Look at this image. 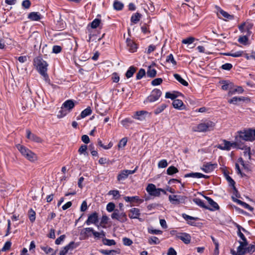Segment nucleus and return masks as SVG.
<instances>
[{
	"mask_svg": "<svg viewBox=\"0 0 255 255\" xmlns=\"http://www.w3.org/2000/svg\"><path fill=\"white\" fill-rule=\"evenodd\" d=\"M240 246L237 248V251L236 252L231 250V254L233 255H244L246 253V247L248 245V243L245 242H239Z\"/></svg>",
	"mask_w": 255,
	"mask_h": 255,
	"instance_id": "obj_6",
	"label": "nucleus"
},
{
	"mask_svg": "<svg viewBox=\"0 0 255 255\" xmlns=\"http://www.w3.org/2000/svg\"><path fill=\"white\" fill-rule=\"evenodd\" d=\"M173 76L176 80L183 85L185 86H187L188 85V82L184 80L179 74H174Z\"/></svg>",
	"mask_w": 255,
	"mask_h": 255,
	"instance_id": "obj_33",
	"label": "nucleus"
},
{
	"mask_svg": "<svg viewBox=\"0 0 255 255\" xmlns=\"http://www.w3.org/2000/svg\"><path fill=\"white\" fill-rule=\"evenodd\" d=\"M102 242L104 245L108 246L115 245L116 244V243L114 240H110V239H106L105 238H104L102 239Z\"/></svg>",
	"mask_w": 255,
	"mask_h": 255,
	"instance_id": "obj_42",
	"label": "nucleus"
},
{
	"mask_svg": "<svg viewBox=\"0 0 255 255\" xmlns=\"http://www.w3.org/2000/svg\"><path fill=\"white\" fill-rule=\"evenodd\" d=\"M24 157L31 161H34L36 159V155L31 150L28 151Z\"/></svg>",
	"mask_w": 255,
	"mask_h": 255,
	"instance_id": "obj_38",
	"label": "nucleus"
},
{
	"mask_svg": "<svg viewBox=\"0 0 255 255\" xmlns=\"http://www.w3.org/2000/svg\"><path fill=\"white\" fill-rule=\"evenodd\" d=\"M34 62L36 63L38 72L44 77L45 81H47L49 78L47 73L48 67L47 62L41 58H37Z\"/></svg>",
	"mask_w": 255,
	"mask_h": 255,
	"instance_id": "obj_2",
	"label": "nucleus"
},
{
	"mask_svg": "<svg viewBox=\"0 0 255 255\" xmlns=\"http://www.w3.org/2000/svg\"><path fill=\"white\" fill-rule=\"evenodd\" d=\"M35 212L31 208L28 211V218L31 222L32 223L35 220Z\"/></svg>",
	"mask_w": 255,
	"mask_h": 255,
	"instance_id": "obj_49",
	"label": "nucleus"
},
{
	"mask_svg": "<svg viewBox=\"0 0 255 255\" xmlns=\"http://www.w3.org/2000/svg\"><path fill=\"white\" fill-rule=\"evenodd\" d=\"M168 163L166 159H162L159 161L158 163V168H165L167 167Z\"/></svg>",
	"mask_w": 255,
	"mask_h": 255,
	"instance_id": "obj_62",
	"label": "nucleus"
},
{
	"mask_svg": "<svg viewBox=\"0 0 255 255\" xmlns=\"http://www.w3.org/2000/svg\"><path fill=\"white\" fill-rule=\"evenodd\" d=\"M92 234L95 238L97 239L102 238L103 239L106 236V233L103 231H102L101 232H98L93 230Z\"/></svg>",
	"mask_w": 255,
	"mask_h": 255,
	"instance_id": "obj_43",
	"label": "nucleus"
},
{
	"mask_svg": "<svg viewBox=\"0 0 255 255\" xmlns=\"http://www.w3.org/2000/svg\"><path fill=\"white\" fill-rule=\"evenodd\" d=\"M225 176L226 179L229 184V185L232 187L235 191L237 193V189L235 187V182L234 180L228 174H225Z\"/></svg>",
	"mask_w": 255,
	"mask_h": 255,
	"instance_id": "obj_32",
	"label": "nucleus"
},
{
	"mask_svg": "<svg viewBox=\"0 0 255 255\" xmlns=\"http://www.w3.org/2000/svg\"><path fill=\"white\" fill-rule=\"evenodd\" d=\"M93 230L92 228H86L81 232V234L84 235L86 237H88L91 236L90 233H93Z\"/></svg>",
	"mask_w": 255,
	"mask_h": 255,
	"instance_id": "obj_41",
	"label": "nucleus"
},
{
	"mask_svg": "<svg viewBox=\"0 0 255 255\" xmlns=\"http://www.w3.org/2000/svg\"><path fill=\"white\" fill-rule=\"evenodd\" d=\"M173 106L174 108L177 109H183L182 107L184 106L183 102L179 99L174 100L172 103Z\"/></svg>",
	"mask_w": 255,
	"mask_h": 255,
	"instance_id": "obj_29",
	"label": "nucleus"
},
{
	"mask_svg": "<svg viewBox=\"0 0 255 255\" xmlns=\"http://www.w3.org/2000/svg\"><path fill=\"white\" fill-rule=\"evenodd\" d=\"M128 50L130 52L133 53L136 51L137 47L136 44L130 39L128 38L126 40Z\"/></svg>",
	"mask_w": 255,
	"mask_h": 255,
	"instance_id": "obj_16",
	"label": "nucleus"
},
{
	"mask_svg": "<svg viewBox=\"0 0 255 255\" xmlns=\"http://www.w3.org/2000/svg\"><path fill=\"white\" fill-rule=\"evenodd\" d=\"M205 198L207 200L208 204L211 206V207H208L207 209H208L210 211H215L219 209V206L218 204L212 199L207 196H205Z\"/></svg>",
	"mask_w": 255,
	"mask_h": 255,
	"instance_id": "obj_11",
	"label": "nucleus"
},
{
	"mask_svg": "<svg viewBox=\"0 0 255 255\" xmlns=\"http://www.w3.org/2000/svg\"><path fill=\"white\" fill-rule=\"evenodd\" d=\"M240 141H241V140H236L235 139V142H231V148H237V149H242L243 150L244 149V147L242 146V145L240 144Z\"/></svg>",
	"mask_w": 255,
	"mask_h": 255,
	"instance_id": "obj_44",
	"label": "nucleus"
},
{
	"mask_svg": "<svg viewBox=\"0 0 255 255\" xmlns=\"http://www.w3.org/2000/svg\"><path fill=\"white\" fill-rule=\"evenodd\" d=\"M120 210L116 209L114 211V212L111 215V218H112V219H116L118 220V218L120 216Z\"/></svg>",
	"mask_w": 255,
	"mask_h": 255,
	"instance_id": "obj_63",
	"label": "nucleus"
},
{
	"mask_svg": "<svg viewBox=\"0 0 255 255\" xmlns=\"http://www.w3.org/2000/svg\"><path fill=\"white\" fill-rule=\"evenodd\" d=\"M175 237L176 239L181 240L185 244H189L191 242V236L186 233H177Z\"/></svg>",
	"mask_w": 255,
	"mask_h": 255,
	"instance_id": "obj_7",
	"label": "nucleus"
},
{
	"mask_svg": "<svg viewBox=\"0 0 255 255\" xmlns=\"http://www.w3.org/2000/svg\"><path fill=\"white\" fill-rule=\"evenodd\" d=\"M156 75V70L149 66L147 71V76L150 78L154 77Z\"/></svg>",
	"mask_w": 255,
	"mask_h": 255,
	"instance_id": "obj_37",
	"label": "nucleus"
},
{
	"mask_svg": "<svg viewBox=\"0 0 255 255\" xmlns=\"http://www.w3.org/2000/svg\"><path fill=\"white\" fill-rule=\"evenodd\" d=\"M246 253H253L255 252V245H250L248 248H246Z\"/></svg>",
	"mask_w": 255,
	"mask_h": 255,
	"instance_id": "obj_64",
	"label": "nucleus"
},
{
	"mask_svg": "<svg viewBox=\"0 0 255 255\" xmlns=\"http://www.w3.org/2000/svg\"><path fill=\"white\" fill-rule=\"evenodd\" d=\"M128 139L127 137L123 138L119 142L118 144V147L119 148L124 147L127 143Z\"/></svg>",
	"mask_w": 255,
	"mask_h": 255,
	"instance_id": "obj_60",
	"label": "nucleus"
},
{
	"mask_svg": "<svg viewBox=\"0 0 255 255\" xmlns=\"http://www.w3.org/2000/svg\"><path fill=\"white\" fill-rule=\"evenodd\" d=\"M253 25L249 23L244 22L241 25H239L238 28L241 32L243 33H246V35H251V31H250L252 29Z\"/></svg>",
	"mask_w": 255,
	"mask_h": 255,
	"instance_id": "obj_8",
	"label": "nucleus"
},
{
	"mask_svg": "<svg viewBox=\"0 0 255 255\" xmlns=\"http://www.w3.org/2000/svg\"><path fill=\"white\" fill-rule=\"evenodd\" d=\"M147 114L148 112L145 111H137L133 116V118L139 121H142L145 119V115Z\"/></svg>",
	"mask_w": 255,
	"mask_h": 255,
	"instance_id": "obj_22",
	"label": "nucleus"
},
{
	"mask_svg": "<svg viewBox=\"0 0 255 255\" xmlns=\"http://www.w3.org/2000/svg\"><path fill=\"white\" fill-rule=\"evenodd\" d=\"M26 137L28 139L33 141L38 142V143H40V142H42V139L38 136L32 133L31 132L30 129H27L26 130Z\"/></svg>",
	"mask_w": 255,
	"mask_h": 255,
	"instance_id": "obj_12",
	"label": "nucleus"
},
{
	"mask_svg": "<svg viewBox=\"0 0 255 255\" xmlns=\"http://www.w3.org/2000/svg\"><path fill=\"white\" fill-rule=\"evenodd\" d=\"M166 61L168 63H171L174 66L177 64V62L174 59L172 54H170L166 57Z\"/></svg>",
	"mask_w": 255,
	"mask_h": 255,
	"instance_id": "obj_51",
	"label": "nucleus"
},
{
	"mask_svg": "<svg viewBox=\"0 0 255 255\" xmlns=\"http://www.w3.org/2000/svg\"><path fill=\"white\" fill-rule=\"evenodd\" d=\"M235 139L250 142L255 141V128H247L238 131Z\"/></svg>",
	"mask_w": 255,
	"mask_h": 255,
	"instance_id": "obj_1",
	"label": "nucleus"
},
{
	"mask_svg": "<svg viewBox=\"0 0 255 255\" xmlns=\"http://www.w3.org/2000/svg\"><path fill=\"white\" fill-rule=\"evenodd\" d=\"M168 107V105L166 103H163L160 105L158 106L154 110V114L156 115L162 113L165 109Z\"/></svg>",
	"mask_w": 255,
	"mask_h": 255,
	"instance_id": "obj_25",
	"label": "nucleus"
},
{
	"mask_svg": "<svg viewBox=\"0 0 255 255\" xmlns=\"http://www.w3.org/2000/svg\"><path fill=\"white\" fill-rule=\"evenodd\" d=\"M215 8H216V10H217V12H219L225 18H226L228 19H229V20H232L234 18V16L233 15H231V14H229L227 12L223 10L219 6L216 5Z\"/></svg>",
	"mask_w": 255,
	"mask_h": 255,
	"instance_id": "obj_18",
	"label": "nucleus"
},
{
	"mask_svg": "<svg viewBox=\"0 0 255 255\" xmlns=\"http://www.w3.org/2000/svg\"><path fill=\"white\" fill-rule=\"evenodd\" d=\"M169 201L172 204H179L180 203H184L187 197L177 195H172L169 196Z\"/></svg>",
	"mask_w": 255,
	"mask_h": 255,
	"instance_id": "obj_5",
	"label": "nucleus"
},
{
	"mask_svg": "<svg viewBox=\"0 0 255 255\" xmlns=\"http://www.w3.org/2000/svg\"><path fill=\"white\" fill-rule=\"evenodd\" d=\"M136 71V68L133 66H130L128 70H127L126 73V76L127 78H129L131 77L133 74Z\"/></svg>",
	"mask_w": 255,
	"mask_h": 255,
	"instance_id": "obj_36",
	"label": "nucleus"
},
{
	"mask_svg": "<svg viewBox=\"0 0 255 255\" xmlns=\"http://www.w3.org/2000/svg\"><path fill=\"white\" fill-rule=\"evenodd\" d=\"M250 35H245L240 36L238 39V42L244 45H247L249 40V37Z\"/></svg>",
	"mask_w": 255,
	"mask_h": 255,
	"instance_id": "obj_31",
	"label": "nucleus"
},
{
	"mask_svg": "<svg viewBox=\"0 0 255 255\" xmlns=\"http://www.w3.org/2000/svg\"><path fill=\"white\" fill-rule=\"evenodd\" d=\"M145 75V71L144 69L141 68L139 69L136 75V79L140 80L143 78Z\"/></svg>",
	"mask_w": 255,
	"mask_h": 255,
	"instance_id": "obj_53",
	"label": "nucleus"
},
{
	"mask_svg": "<svg viewBox=\"0 0 255 255\" xmlns=\"http://www.w3.org/2000/svg\"><path fill=\"white\" fill-rule=\"evenodd\" d=\"M115 204L113 202H110L107 204V207H106V209L108 212H111L114 211L115 210Z\"/></svg>",
	"mask_w": 255,
	"mask_h": 255,
	"instance_id": "obj_59",
	"label": "nucleus"
},
{
	"mask_svg": "<svg viewBox=\"0 0 255 255\" xmlns=\"http://www.w3.org/2000/svg\"><path fill=\"white\" fill-rule=\"evenodd\" d=\"M68 112L74 107L75 104L72 100H68L64 102L62 105Z\"/></svg>",
	"mask_w": 255,
	"mask_h": 255,
	"instance_id": "obj_20",
	"label": "nucleus"
},
{
	"mask_svg": "<svg viewBox=\"0 0 255 255\" xmlns=\"http://www.w3.org/2000/svg\"><path fill=\"white\" fill-rule=\"evenodd\" d=\"M132 123H133V121L129 118H126L121 122L122 125L126 128H128Z\"/></svg>",
	"mask_w": 255,
	"mask_h": 255,
	"instance_id": "obj_47",
	"label": "nucleus"
},
{
	"mask_svg": "<svg viewBox=\"0 0 255 255\" xmlns=\"http://www.w3.org/2000/svg\"><path fill=\"white\" fill-rule=\"evenodd\" d=\"M200 173L198 172H191L186 174L184 175L185 178L191 177L194 178H200Z\"/></svg>",
	"mask_w": 255,
	"mask_h": 255,
	"instance_id": "obj_50",
	"label": "nucleus"
},
{
	"mask_svg": "<svg viewBox=\"0 0 255 255\" xmlns=\"http://www.w3.org/2000/svg\"><path fill=\"white\" fill-rule=\"evenodd\" d=\"M221 83L223 84L222 89L223 90L232 89L233 88V84L229 81H222Z\"/></svg>",
	"mask_w": 255,
	"mask_h": 255,
	"instance_id": "obj_24",
	"label": "nucleus"
},
{
	"mask_svg": "<svg viewBox=\"0 0 255 255\" xmlns=\"http://www.w3.org/2000/svg\"><path fill=\"white\" fill-rule=\"evenodd\" d=\"M195 40V38L193 37H189L186 39H184L182 41V43L185 44H192Z\"/></svg>",
	"mask_w": 255,
	"mask_h": 255,
	"instance_id": "obj_57",
	"label": "nucleus"
},
{
	"mask_svg": "<svg viewBox=\"0 0 255 255\" xmlns=\"http://www.w3.org/2000/svg\"><path fill=\"white\" fill-rule=\"evenodd\" d=\"M68 113V112L64 108H63V106H62L61 110L59 112V114L58 115V117L59 118H62L66 115Z\"/></svg>",
	"mask_w": 255,
	"mask_h": 255,
	"instance_id": "obj_61",
	"label": "nucleus"
},
{
	"mask_svg": "<svg viewBox=\"0 0 255 255\" xmlns=\"http://www.w3.org/2000/svg\"><path fill=\"white\" fill-rule=\"evenodd\" d=\"M223 144H218L216 146V147L218 148H219L221 150H223L229 151L230 150H231V141H228L226 139H223Z\"/></svg>",
	"mask_w": 255,
	"mask_h": 255,
	"instance_id": "obj_14",
	"label": "nucleus"
},
{
	"mask_svg": "<svg viewBox=\"0 0 255 255\" xmlns=\"http://www.w3.org/2000/svg\"><path fill=\"white\" fill-rule=\"evenodd\" d=\"M156 186L154 184L150 183L149 184L146 188V190L147 192V193L151 195L152 193L154 192V191L156 189Z\"/></svg>",
	"mask_w": 255,
	"mask_h": 255,
	"instance_id": "obj_46",
	"label": "nucleus"
},
{
	"mask_svg": "<svg viewBox=\"0 0 255 255\" xmlns=\"http://www.w3.org/2000/svg\"><path fill=\"white\" fill-rule=\"evenodd\" d=\"M98 223V215L96 212H94L89 215L87 220L85 222V224L89 226L91 224L97 225Z\"/></svg>",
	"mask_w": 255,
	"mask_h": 255,
	"instance_id": "obj_10",
	"label": "nucleus"
},
{
	"mask_svg": "<svg viewBox=\"0 0 255 255\" xmlns=\"http://www.w3.org/2000/svg\"><path fill=\"white\" fill-rule=\"evenodd\" d=\"M127 220V215L124 211H121L119 217L118 218V220L121 222H124L126 221Z\"/></svg>",
	"mask_w": 255,
	"mask_h": 255,
	"instance_id": "obj_56",
	"label": "nucleus"
},
{
	"mask_svg": "<svg viewBox=\"0 0 255 255\" xmlns=\"http://www.w3.org/2000/svg\"><path fill=\"white\" fill-rule=\"evenodd\" d=\"M140 215V210L138 208H133L129 211L128 217L130 219H138Z\"/></svg>",
	"mask_w": 255,
	"mask_h": 255,
	"instance_id": "obj_17",
	"label": "nucleus"
},
{
	"mask_svg": "<svg viewBox=\"0 0 255 255\" xmlns=\"http://www.w3.org/2000/svg\"><path fill=\"white\" fill-rule=\"evenodd\" d=\"M193 201L200 207L207 209L208 206H206L203 201L199 198H194Z\"/></svg>",
	"mask_w": 255,
	"mask_h": 255,
	"instance_id": "obj_34",
	"label": "nucleus"
},
{
	"mask_svg": "<svg viewBox=\"0 0 255 255\" xmlns=\"http://www.w3.org/2000/svg\"><path fill=\"white\" fill-rule=\"evenodd\" d=\"M98 144L105 149H109L111 148L113 145V143L111 141L110 142L108 145H105L103 144L102 140L100 139H98Z\"/></svg>",
	"mask_w": 255,
	"mask_h": 255,
	"instance_id": "obj_45",
	"label": "nucleus"
},
{
	"mask_svg": "<svg viewBox=\"0 0 255 255\" xmlns=\"http://www.w3.org/2000/svg\"><path fill=\"white\" fill-rule=\"evenodd\" d=\"M250 99L248 97H234L228 101V102L230 104L234 105H237L238 102H250Z\"/></svg>",
	"mask_w": 255,
	"mask_h": 255,
	"instance_id": "obj_13",
	"label": "nucleus"
},
{
	"mask_svg": "<svg viewBox=\"0 0 255 255\" xmlns=\"http://www.w3.org/2000/svg\"><path fill=\"white\" fill-rule=\"evenodd\" d=\"M40 249L44 252V253L47 255H55L56 253V251H55L53 249L50 248V247L45 245V246H41Z\"/></svg>",
	"mask_w": 255,
	"mask_h": 255,
	"instance_id": "obj_21",
	"label": "nucleus"
},
{
	"mask_svg": "<svg viewBox=\"0 0 255 255\" xmlns=\"http://www.w3.org/2000/svg\"><path fill=\"white\" fill-rule=\"evenodd\" d=\"M16 146L17 149L23 156H25L26 153H28V151L30 150L24 146L19 144H17Z\"/></svg>",
	"mask_w": 255,
	"mask_h": 255,
	"instance_id": "obj_26",
	"label": "nucleus"
},
{
	"mask_svg": "<svg viewBox=\"0 0 255 255\" xmlns=\"http://www.w3.org/2000/svg\"><path fill=\"white\" fill-rule=\"evenodd\" d=\"M141 17V14L138 12L133 14L130 18V21L134 24L137 23Z\"/></svg>",
	"mask_w": 255,
	"mask_h": 255,
	"instance_id": "obj_28",
	"label": "nucleus"
},
{
	"mask_svg": "<svg viewBox=\"0 0 255 255\" xmlns=\"http://www.w3.org/2000/svg\"><path fill=\"white\" fill-rule=\"evenodd\" d=\"M148 242L150 245H157L160 243V241L156 237L152 236L148 238Z\"/></svg>",
	"mask_w": 255,
	"mask_h": 255,
	"instance_id": "obj_39",
	"label": "nucleus"
},
{
	"mask_svg": "<svg viewBox=\"0 0 255 255\" xmlns=\"http://www.w3.org/2000/svg\"><path fill=\"white\" fill-rule=\"evenodd\" d=\"M100 23H101V20L100 19L95 18L90 23V25H91V28H96L99 26Z\"/></svg>",
	"mask_w": 255,
	"mask_h": 255,
	"instance_id": "obj_52",
	"label": "nucleus"
},
{
	"mask_svg": "<svg viewBox=\"0 0 255 255\" xmlns=\"http://www.w3.org/2000/svg\"><path fill=\"white\" fill-rule=\"evenodd\" d=\"M108 195H113L116 199L119 198L120 196L119 191L117 190H110L108 193Z\"/></svg>",
	"mask_w": 255,
	"mask_h": 255,
	"instance_id": "obj_55",
	"label": "nucleus"
},
{
	"mask_svg": "<svg viewBox=\"0 0 255 255\" xmlns=\"http://www.w3.org/2000/svg\"><path fill=\"white\" fill-rule=\"evenodd\" d=\"M162 92L158 89H153L150 94L144 101V103H152L156 101L161 96Z\"/></svg>",
	"mask_w": 255,
	"mask_h": 255,
	"instance_id": "obj_4",
	"label": "nucleus"
},
{
	"mask_svg": "<svg viewBox=\"0 0 255 255\" xmlns=\"http://www.w3.org/2000/svg\"><path fill=\"white\" fill-rule=\"evenodd\" d=\"M27 18L32 21H38L42 18V16L38 12H31L28 14Z\"/></svg>",
	"mask_w": 255,
	"mask_h": 255,
	"instance_id": "obj_15",
	"label": "nucleus"
},
{
	"mask_svg": "<svg viewBox=\"0 0 255 255\" xmlns=\"http://www.w3.org/2000/svg\"><path fill=\"white\" fill-rule=\"evenodd\" d=\"M214 126L215 124L213 122L207 121L198 125L193 130L197 132H205L212 129Z\"/></svg>",
	"mask_w": 255,
	"mask_h": 255,
	"instance_id": "obj_3",
	"label": "nucleus"
},
{
	"mask_svg": "<svg viewBox=\"0 0 255 255\" xmlns=\"http://www.w3.org/2000/svg\"><path fill=\"white\" fill-rule=\"evenodd\" d=\"M182 217L183 218L187 221V223L191 226H194L195 225V223L192 221H196L198 219L197 217H193L188 215L185 213L182 214Z\"/></svg>",
	"mask_w": 255,
	"mask_h": 255,
	"instance_id": "obj_19",
	"label": "nucleus"
},
{
	"mask_svg": "<svg viewBox=\"0 0 255 255\" xmlns=\"http://www.w3.org/2000/svg\"><path fill=\"white\" fill-rule=\"evenodd\" d=\"M236 227L238 229L237 234L238 236L243 241L241 242H245V243H248L247 239L245 237L244 235L241 232V226L239 224H236Z\"/></svg>",
	"mask_w": 255,
	"mask_h": 255,
	"instance_id": "obj_27",
	"label": "nucleus"
},
{
	"mask_svg": "<svg viewBox=\"0 0 255 255\" xmlns=\"http://www.w3.org/2000/svg\"><path fill=\"white\" fill-rule=\"evenodd\" d=\"M180 95H182V94L178 92L174 91L173 93L166 92L165 94V98L170 99L174 101V100H176L175 99Z\"/></svg>",
	"mask_w": 255,
	"mask_h": 255,
	"instance_id": "obj_23",
	"label": "nucleus"
},
{
	"mask_svg": "<svg viewBox=\"0 0 255 255\" xmlns=\"http://www.w3.org/2000/svg\"><path fill=\"white\" fill-rule=\"evenodd\" d=\"M126 170H124L121 171L117 176V179L119 181L124 180L127 179L128 176V173L126 172Z\"/></svg>",
	"mask_w": 255,
	"mask_h": 255,
	"instance_id": "obj_30",
	"label": "nucleus"
},
{
	"mask_svg": "<svg viewBox=\"0 0 255 255\" xmlns=\"http://www.w3.org/2000/svg\"><path fill=\"white\" fill-rule=\"evenodd\" d=\"M177 172H178V169L173 166H169L167 169V174L169 175H173Z\"/></svg>",
	"mask_w": 255,
	"mask_h": 255,
	"instance_id": "obj_48",
	"label": "nucleus"
},
{
	"mask_svg": "<svg viewBox=\"0 0 255 255\" xmlns=\"http://www.w3.org/2000/svg\"><path fill=\"white\" fill-rule=\"evenodd\" d=\"M100 252L104 255H110L111 254L114 255L117 253V251L115 250H101Z\"/></svg>",
	"mask_w": 255,
	"mask_h": 255,
	"instance_id": "obj_54",
	"label": "nucleus"
},
{
	"mask_svg": "<svg viewBox=\"0 0 255 255\" xmlns=\"http://www.w3.org/2000/svg\"><path fill=\"white\" fill-rule=\"evenodd\" d=\"M218 167L217 163H212L211 162H207L204 164L201 169L205 173H210L213 171Z\"/></svg>",
	"mask_w": 255,
	"mask_h": 255,
	"instance_id": "obj_9",
	"label": "nucleus"
},
{
	"mask_svg": "<svg viewBox=\"0 0 255 255\" xmlns=\"http://www.w3.org/2000/svg\"><path fill=\"white\" fill-rule=\"evenodd\" d=\"M113 6L115 9L117 10H121L124 7V4L120 1H115L113 3Z\"/></svg>",
	"mask_w": 255,
	"mask_h": 255,
	"instance_id": "obj_40",
	"label": "nucleus"
},
{
	"mask_svg": "<svg viewBox=\"0 0 255 255\" xmlns=\"http://www.w3.org/2000/svg\"><path fill=\"white\" fill-rule=\"evenodd\" d=\"M92 111L90 107H87L81 113L80 116L81 118H84L92 114Z\"/></svg>",
	"mask_w": 255,
	"mask_h": 255,
	"instance_id": "obj_35",
	"label": "nucleus"
},
{
	"mask_svg": "<svg viewBox=\"0 0 255 255\" xmlns=\"http://www.w3.org/2000/svg\"><path fill=\"white\" fill-rule=\"evenodd\" d=\"M123 244L126 246H130L133 243L131 239L127 237L123 238Z\"/></svg>",
	"mask_w": 255,
	"mask_h": 255,
	"instance_id": "obj_58",
	"label": "nucleus"
}]
</instances>
